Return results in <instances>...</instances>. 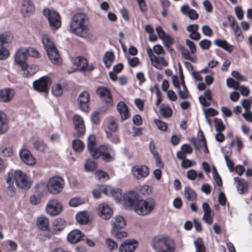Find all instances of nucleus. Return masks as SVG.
I'll return each mask as SVG.
<instances>
[{
  "instance_id": "f257e3e1",
  "label": "nucleus",
  "mask_w": 252,
  "mask_h": 252,
  "mask_svg": "<svg viewBox=\"0 0 252 252\" xmlns=\"http://www.w3.org/2000/svg\"><path fill=\"white\" fill-rule=\"evenodd\" d=\"M151 246L156 252H175L174 240L166 234H158L151 241Z\"/></svg>"
},
{
  "instance_id": "f03ea898",
  "label": "nucleus",
  "mask_w": 252,
  "mask_h": 252,
  "mask_svg": "<svg viewBox=\"0 0 252 252\" xmlns=\"http://www.w3.org/2000/svg\"><path fill=\"white\" fill-rule=\"evenodd\" d=\"M155 207L156 202L152 198L139 199L134 206L133 211L139 216H146L151 214Z\"/></svg>"
},
{
  "instance_id": "7ed1b4c3",
  "label": "nucleus",
  "mask_w": 252,
  "mask_h": 252,
  "mask_svg": "<svg viewBox=\"0 0 252 252\" xmlns=\"http://www.w3.org/2000/svg\"><path fill=\"white\" fill-rule=\"evenodd\" d=\"M88 18L82 13L75 14L72 17L70 23V27L72 32L81 30L82 32L88 30Z\"/></svg>"
},
{
  "instance_id": "20e7f679",
  "label": "nucleus",
  "mask_w": 252,
  "mask_h": 252,
  "mask_svg": "<svg viewBox=\"0 0 252 252\" xmlns=\"http://www.w3.org/2000/svg\"><path fill=\"white\" fill-rule=\"evenodd\" d=\"M47 184L49 193L57 194L62 191L64 188V182L61 177L55 176L48 180Z\"/></svg>"
},
{
  "instance_id": "39448f33",
  "label": "nucleus",
  "mask_w": 252,
  "mask_h": 252,
  "mask_svg": "<svg viewBox=\"0 0 252 252\" xmlns=\"http://www.w3.org/2000/svg\"><path fill=\"white\" fill-rule=\"evenodd\" d=\"M43 13L48 19L50 27L52 30H57L61 26V17L57 12L45 9L43 11Z\"/></svg>"
},
{
  "instance_id": "423d86ee",
  "label": "nucleus",
  "mask_w": 252,
  "mask_h": 252,
  "mask_svg": "<svg viewBox=\"0 0 252 252\" xmlns=\"http://www.w3.org/2000/svg\"><path fill=\"white\" fill-rule=\"evenodd\" d=\"M12 181L15 182L16 186L21 189H29L32 182L29 178L20 170H16L13 174Z\"/></svg>"
},
{
  "instance_id": "0eeeda50",
  "label": "nucleus",
  "mask_w": 252,
  "mask_h": 252,
  "mask_svg": "<svg viewBox=\"0 0 252 252\" xmlns=\"http://www.w3.org/2000/svg\"><path fill=\"white\" fill-rule=\"evenodd\" d=\"M51 84V78L45 76L34 81L33 82V88L37 92L46 93L49 91V86Z\"/></svg>"
},
{
  "instance_id": "6e6552de",
  "label": "nucleus",
  "mask_w": 252,
  "mask_h": 252,
  "mask_svg": "<svg viewBox=\"0 0 252 252\" xmlns=\"http://www.w3.org/2000/svg\"><path fill=\"white\" fill-rule=\"evenodd\" d=\"M42 41L48 57H50L52 60H53V62H55V58L53 59L52 56L53 53H55L56 60H59L58 55L56 54L57 53L56 48L51 37L47 34H44L42 37Z\"/></svg>"
},
{
  "instance_id": "1a4fd4ad",
  "label": "nucleus",
  "mask_w": 252,
  "mask_h": 252,
  "mask_svg": "<svg viewBox=\"0 0 252 252\" xmlns=\"http://www.w3.org/2000/svg\"><path fill=\"white\" fill-rule=\"evenodd\" d=\"M73 123L75 130L73 134L74 136L80 137L84 135L86 128L83 118L79 115H75L73 117Z\"/></svg>"
},
{
  "instance_id": "9d476101",
  "label": "nucleus",
  "mask_w": 252,
  "mask_h": 252,
  "mask_svg": "<svg viewBox=\"0 0 252 252\" xmlns=\"http://www.w3.org/2000/svg\"><path fill=\"white\" fill-rule=\"evenodd\" d=\"M62 208L63 206L60 202L56 199H53L48 202L46 206V210L49 215L55 216L61 212Z\"/></svg>"
},
{
  "instance_id": "9b49d317",
  "label": "nucleus",
  "mask_w": 252,
  "mask_h": 252,
  "mask_svg": "<svg viewBox=\"0 0 252 252\" xmlns=\"http://www.w3.org/2000/svg\"><path fill=\"white\" fill-rule=\"evenodd\" d=\"M125 207L133 210L134 206L136 205L138 199V194L133 191L126 192L124 196Z\"/></svg>"
},
{
  "instance_id": "f8f14e48",
  "label": "nucleus",
  "mask_w": 252,
  "mask_h": 252,
  "mask_svg": "<svg viewBox=\"0 0 252 252\" xmlns=\"http://www.w3.org/2000/svg\"><path fill=\"white\" fill-rule=\"evenodd\" d=\"M147 52L151 61L153 63V65L157 68L160 69L162 66H167L168 65L164 58L155 55L152 49L150 47L147 48Z\"/></svg>"
},
{
  "instance_id": "ddd939ff",
  "label": "nucleus",
  "mask_w": 252,
  "mask_h": 252,
  "mask_svg": "<svg viewBox=\"0 0 252 252\" xmlns=\"http://www.w3.org/2000/svg\"><path fill=\"white\" fill-rule=\"evenodd\" d=\"M148 33H149V39L151 41H156L159 37L167 46H169L173 43V39L166 32H157L158 36L155 32Z\"/></svg>"
},
{
  "instance_id": "4468645a",
  "label": "nucleus",
  "mask_w": 252,
  "mask_h": 252,
  "mask_svg": "<svg viewBox=\"0 0 252 252\" xmlns=\"http://www.w3.org/2000/svg\"><path fill=\"white\" fill-rule=\"evenodd\" d=\"M87 148L94 158H97L100 157L99 148L95 146V136L91 135L88 138Z\"/></svg>"
},
{
  "instance_id": "2eb2a0df",
  "label": "nucleus",
  "mask_w": 252,
  "mask_h": 252,
  "mask_svg": "<svg viewBox=\"0 0 252 252\" xmlns=\"http://www.w3.org/2000/svg\"><path fill=\"white\" fill-rule=\"evenodd\" d=\"M100 156L106 162H109L114 159L115 152L112 147L109 145H102L99 147Z\"/></svg>"
},
{
  "instance_id": "dca6fc26",
  "label": "nucleus",
  "mask_w": 252,
  "mask_h": 252,
  "mask_svg": "<svg viewBox=\"0 0 252 252\" xmlns=\"http://www.w3.org/2000/svg\"><path fill=\"white\" fill-rule=\"evenodd\" d=\"M138 246V242L134 239H127L119 248V252H133Z\"/></svg>"
},
{
  "instance_id": "f3484780",
  "label": "nucleus",
  "mask_w": 252,
  "mask_h": 252,
  "mask_svg": "<svg viewBox=\"0 0 252 252\" xmlns=\"http://www.w3.org/2000/svg\"><path fill=\"white\" fill-rule=\"evenodd\" d=\"M133 177L136 179L146 177L149 174V168L145 165L134 166L132 168Z\"/></svg>"
},
{
  "instance_id": "a211bd4d",
  "label": "nucleus",
  "mask_w": 252,
  "mask_h": 252,
  "mask_svg": "<svg viewBox=\"0 0 252 252\" xmlns=\"http://www.w3.org/2000/svg\"><path fill=\"white\" fill-rule=\"evenodd\" d=\"M96 92L105 103L109 105H112L113 98L110 92L107 88L103 87H100L97 88Z\"/></svg>"
},
{
  "instance_id": "6ab92c4d",
  "label": "nucleus",
  "mask_w": 252,
  "mask_h": 252,
  "mask_svg": "<svg viewBox=\"0 0 252 252\" xmlns=\"http://www.w3.org/2000/svg\"><path fill=\"white\" fill-rule=\"evenodd\" d=\"M90 95L88 92L84 91L81 93L78 98V102L80 108L84 111L89 109Z\"/></svg>"
},
{
  "instance_id": "aec40b11",
  "label": "nucleus",
  "mask_w": 252,
  "mask_h": 252,
  "mask_svg": "<svg viewBox=\"0 0 252 252\" xmlns=\"http://www.w3.org/2000/svg\"><path fill=\"white\" fill-rule=\"evenodd\" d=\"M20 157L22 161L29 165H33L35 163L36 160L31 152L27 149L21 150L19 153Z\"/></svg>"
},
{
  "instance_id": "412c9836",
  "label": "nucleus",
  "mask_w": 252,
  "mask_h": 252,
  "mask_svg": "<svg viewBox=\"0 0 252 252\" xmlns=\"http://www.w3.org/2000/svg\"><path fill=\"white\" fill-rule=\"evenodd\" d=\"M15 91L11 88H4L0 90V102L8 103L14 95Z\"/></svg>"
},
{
  "instance_id": "4be33fe9",
  "label": "nucleus",
  "mask_w": 252,
  "mask_h": 252,
  "mask_svg": "<svg viewBox=\"0 0 252 252\" xmlns=\"http://www.w3.org/2000/svg\"><path fill=\"white\" fill-rule=\"evenodd\" d=\"M100 188L101 191L106 195H111L116 199H119L121 197V190L118 189H114L111 186L103 185L100 186Z\"/></svg>"
},
{
  "instance_id": "5701e85b",
  "label": "nucleus",
  "mask_w": 252,
  "mask_h": 252,
  "mask_svg": "<svg viewBox=\"0 0 252 252\" xmlns=\"http://www.w3.org/2000/svg\"><path fill=\"white\" fill-rule=\"evenodd\" d=\"M202 209L204 212L202 220L208 224H212L213 221L214 214L212 213V210L208 203L207 202L203 203Z\"/></svg>"
},
{
  "instance_id": "b1692460",
  "label": "nucleus",
  "mask_w": 252,
  "mask_h": 252,
  "mask_svg": "<svg viewBox=\"0 0 252 252\" xmlns=\"http://www.w3.org/2000/svg\"><path fill=\"white\" fill-rule=\"evenodd\" d=\"M27 58V54L26 50L19 49L14 55V59L15 62L21 67L25 66L26 60Z\"/></svg>"
},
{
  "instance_id": "393cba45",
  "label": "nucleus",
  "mask_w": 252,
  "mask_h": 252,
  "mask_svg": "<svg viewBox=\"0 0 252 252\" xmlns=\"http://www.w3.org/2000/svg\"><path fill=\"white\" fill-rule=\"evenodd\" d=\"M85 237L84 235L78 229L71 231L67 235V240L72 244H75L80 241Z\"/></svg>"
},
{
  "instance_id": "a878e982",
  "label": "nucleus",
  "mask_w": 252,
  "mask_h": 252,
  "mask_svg": "<svg viewBox=\"0 0 252 252\" xmlns=\"http://www.w3.org/2000/svg\"><path fill=\"white\" fill-rule=\"evenodd\" d=\"M111 225V230L123 229L126 226V221L122 216H116L112 218Z\"/></svg>"
},
{
  "instance_id": "bb28decb",
  "label": "nucleus",
  "mask_w": 252,
  "mask_h": 252,
  "mask_svg": "<svg viewBox=\"0 0 252 252\" xmlns=\"http://www.w3.org/2000/svg\"><path fill=\"white\" fill-rule=\"evenodd\" d=\"M111 209L106 204L103 203L99 205L98 207V214L102 219L105 220L109 219L112 215Z\"/></svg>"
},
{
  "instance_id": "cd10ccee",
  "label": "nucleus",
  "mask_w": 252,
  "mask_h": 252,
  "mask_svg": "<svg viewBox=\"0 0 252 252\" xmlns=\"http://www.w3.org/2000/svg\"><path fill=\"white\" fill-rule=\"evenodd\" d=\"M117 109L122 120H126L130 117V114L128 108L124 102L119 101L117 105Z\"/></svg>"
},
{
  "instance_id": "c85d7f7f",
  "label": "nucleus",
  "mask_w": 252,
  "mask_h": 252,
  "mask_svg": "<svg viewBox=\"0 0 252 252\" xmlns=\"http://www.w3.org/2000/svg\"><path fill=\"white\" fill-rule=\"evenodd\" d=\"M199 100L203 107L209 106L211 105V101L213 100L211 90L208 89L205 91L203 95L199 97Z\"/></svg>"
},
{
  "instance_id": "c756f323",
  "label": "nucleus",
  "mask_w": 252,
  "mask_h": 252,
  "mask_svg": "<svg viewBox=\"0 0 252 252\" xmlns=\"http://www.w3.org/2000/svg\"><path fill=\"white\" fill-rule=\"evenodd\" d=\"M214 44L216 46L223 49L229 53H231L234 49L233 46L229 44L224 39H220L219 38L216 39L214 41Z\"/></svg>"
},
{
  "instance_id": "7c9ffc66",
  "label": "nucleus",
  "mask_w": 252,
  "mask_h": 252,
  "mask_svg": "<svg viewBox=\"0 0 252 252\" xmlns=\"http://www.w3.org/2000/svg\"><path fill=\"white\" fill-rule=\"evenodd\" d=\"M181 12L187 15L191 20H196L198 18L197 12L193 9H190L188 4H184L181 7Z\"/></svg>"
},
{
  "instance_id": "2f4dec72",
  "label": "nucleus",
  "mask_w": 252,
  "mask_h": 252,
  "mask_svg": "<svg viewBox=\"0 0 252 252\" xmlns=\"http://www.w3.org/2000/svg\"><path fill=\"white\" fill-rule=\"evenodd\" d=\"M72 63L76 69L80 71L84 72V69L87 64V60L82 57H78L72 59Z\"/></svg>"
},
{
  "instance_id": "473e14b6",
  "label": "nucleus",
  "mask_w": 252,
  "mask_h": 252,
  "mask_svg": "<svg viewBox=\"0 0 252 252\" xmlns=\"http://www.w3.org/2000/svg\"><path fill=\"white\" fill-rule=\"evenodd\" d=\"M234 181L236 183V189L240 194L244 193L248 189V184L243 179L239 177H234Z\"/></svg>"
},
{
  "instance_id": "72a5a7b5",
  "label": "nucleus",
  "mask_w": 252,
  "mask_h": 252,
  "mask_svg": "<svg viewBox=\"0 0 252 252\" xmlns=\"http://www.w3.org/2000/svg\"><path fill=\"white\" fill-rule=\"evenodd\" d=\"M35 191L38 196L42 197L48 193V187L47 183L40 182L35 185Z\"/></svg>"
},
{
  "instance_id": "f704fd0d",
  "label": "nucleus",
  "mask_w": 252,
  "mask_h": 252,
  "mask_svg": "<svg viewBox=\"0 0 252 252\" xmlns=\"http://www.w3.org/2000/svg\"><path fill=\"white\" fill-rule=\"evenodd\" d=\"M23 71V74L26 77H29L34 74L38 70V67L36 65H28L25 64L24 67H21Z\"/></svg>"
},
{
  "instance_id": "c9c22d12",
  "label": "nucleus",
  "mask_w": 252,
  "mask_h": 252,
  "mask_svg": "<svg viewBox=\"0 0 252 252\" xmlns=\"http://www.w3.org/2000/svg\"><path fill=\"white\" fill-rule=\"evenodd\" d=\"M7 120L6 114L0 111V133H4L8 130Z\"/></svg>"
},
{
  "instance_id": "e433bc0d",
  "label": "nucleus",
  "mask_w": 252,
  "mask_h": 252,
  "mask_svg": "<svg viewBox=\"0 0 252 252\" xmlns=\"http://www.w3.org/2000/svg\"><path fill=\"white\" fill-rule=\"evenodd\" d=\"M34 9L33 2L30 0H23L21 10L23 13H31Z\"/></svg>"
},
{
  "instance_id": "4c0bfd02",
  "label": "nucleus",
  "mask_w": 252,
  "mask_h": 252,
  "mask_svg": "<svg viewBox=\"0 0 252 252\" xmlns=\"http://www.w3.org/2000/svg\"><path fill=\"white\" fill-rule=\"evenodd\" d=\"M77 221L81 224H85L89 221V215L86 211L79 212L76 215Z\"/></svg>"
},
{
  "instance_id": "58836bf2",
  "label": "nucleus",
  "mask_w": 252,
  "mask_h": 252,
  "mask_svg": "<svg viewBox=\"0 0 252 252\" xmlns=\"http://www.w3.org/2000/svg\"><path fill=\"white\" fill-rule=\"evenodd\" d=\"M179 49L181 52L182 58L185 60H189L191 62H195L196 58L195 56H191L190 51L189 52L187 48L180 45Z\"/></svg>"
},
{
  "instance_id": "ea45409f",
  "label": "nucleus",
  "mask_w": 252,
  "mask_h": 252,
  "mask_svg": "<svg viewBox=\"0 0 252 252\" xmlns=\"http://www.w3.org/2000/svg\"><path fill=\"white\" fill-rule=\"evenodd\" d=\"M115 58V55L112 52L107 51L105 53L103 58V61L107 68L110 67Z\"/></svg>"
},
{
  "instance_id": "a19ab883",
  "label": "nucleus",
  "mask_w": 252,
  "mask_h": 252,
  "mask_svg": "<svg viewBox=\"0 0 252 252\" xmlns=\"http://www.w3.org/2000/svg\"><path fill=\"white\" fill-rule=\"evenodd\" d=\"M184 196L188 201H193L196 199L197 194L190 187H186L184 188Z\"/></svg>"
},
{
  "instance_id": "79ce46f5",
  "label": "nucleus",
  "mask_w": 252,
  "mask_h": 252,
  "mask_svg": "<svg viewBox=\"0 0 252 252\" xmlns=\"http://www.w3.org/2000/svg\"><path fill=\"white\" fill-rule=\"evenodd\" d=\"M37 226L41 230L45 231L49 228V220L45 217H40L37 220Z\"/></svg>"
},
{
  "instance_id": "37998d69",
  "label": "nucleus",
  "mask_w": 252,
  "mask_h": 252,
  "mask_svg": "<svg viewBox=\"0 0 252 252\" xmlns=\"http://www.w3.org/2000/svg\"><path fill=\"white\" fill-rule=\"evenodd\" d=\"M13 177V176L12 173H8L6 177V182L8 184L7 192L8 195L11 196H13L15 192L14 187L13 186H11V184H13V182L12 181Z\"/></svg>"
},
{
  "instance_id": "c03bdc74",
  "label": "nucleus",
  "mask_w": 252,
  "mask_h": 252,
  "mask_svg": "<svg viewBox=\"0 0 252 252\" xmlns=\"http://www.w3.org/2000/svg\"><path fill=\"white\" fill-rule=\"evenodd\" d=\"M64 87V83H59L54 85L52 89V94L56 97L61 96L63 94V87Z\"/></svg>"
},
{
  "instance_id": "a18cd8bd",
  "label": "nucleus",
  "mask_w": 252,
  "mask_h": 252,
  "mask_svg": "<svg viewBox=\"0 0 252 252\" xmlns=\"http://www.w3.org/2000/svg\"><path fill=\"white\" fill-rule=\"evenodd\" d=\"M111 234L115 238L121 240L127 236V233L126 231L122 230V229L111 230Z\"/></svg>"
},
{
  "instance_id": "49530a36",
  "label": "nucleus",
  "mask_w": 252,
  "mask_h": 252,
  "mask_svg": "<svg viewBox=\"0 0 252 252\" xmlns=\"http://www.w3.org/2000/svg\"><path fill=\"white\" fill-rule=\"evenodd\" d=\"M159 113L164 117L168 118L172 113L171 108L166 105L162 104L159 107Z\"/></svg>"
},
{
  "instance_id": "de8ad7c7",
  "label": "nucleus",
  "mask_w": 252,
  "mask_h": 252,
  "mask_svg": "<svg viewBox=\"0 0 252 252\" xmlns=\"http://www.w3.org/2000/svg\"><path fill=\"white\" fill-rule=\"evenodd\" d=\"M12 36L10 32H3L0 34V43L2 46L4 44L10 42L12 40Z\"/></svg>"
},
{
  "instance_id": "09e8293b",
  "label": "nucleus",
  "mask_w": 252,
  "mask_h": 252,
  "mask_svg": "<svg viewBox=\"0 0 252 252\" xmlns=\"http://www.w3.org/2000/svg\"><path fill=\"white\" fill-rule=\"evenodd\" d=\"M194 245L195 247L196 252H206L202 238L199 237L194 240Z\"/></svg>"
},
{
  "instance_id": "8fccbe9b",
  "label": "nucleus",
  "mask_w": 252,
  "mask_h": 252,
  "mask_svg": "<svg viewBox=\"0 0 252 252\" xmlns=\"http://www.w3.org/2000/svg\"><path fill=\"white\" fill-rule=\"evenodd\" d=\"M73 150L78 152H81L84 148L83 143L79 139H75L72 142Z\"/></svg>"
},
{
  "instance_id": "3c124183",
  "label": "nucleus",
  "mask_w": 252,
  "mask_h": 252,
  "mask_svg": "<svg viewBox=\"0 0 252 252\" xmlns=\"http://www.w3.org/2000/svg\"><path fill=\"white\" fill-rule=\"evenodd\" d=\"M105 244L107 249L110 252H112L118 248L117 243L114 240L109 238L106 239Z\"/></svg>"
},
{
  "instance_id": "603ef678",
  "label": "nucleus",
  "mask_w": 252,
  "mask_h": 252,
  "mask_svg": "<svg viewBox=\"0 0 252 252\" xmlns=\"http://www.w3.org/2000/svg\"><path fill=\"white\" fill-rule=\"evenodd\" d=\"M215 126L218 132H221L225 129V126L220 119L214 118Z\"/></svg>"
},
{
  "instance_id": "864d4df0",
  "label": "nucleus",
  "mask_w": 252,
  "mask_h": 252,
  "mask_svg": "<svg viewBox=\"0 0 252 252\" xmlns=\"http://www.w3.org/2000/svg\"><path fill=\"white\" fill-rule=\"evenodd\" d=\"M107 127L111 132H115L117 130L118 126L113 118H110L108 120Z\"/></svg>"
},
{
  "instance_id": "5fc2aeb1",
  "label": "nucleus",
  "mask_w": 252,
  "mask_h": 252,
  "mask_svg": "<svg viewBox=\"0 0 252 252\" xmlns=\"http://www.w3.org/2000/svg\"><path fill=\"white\" fill-rule=\"evenodd\" d=\"M226 85L228 87L238 90L239 86V83L238 81L234 80L233 78H229L226 80Z\"/></svg>"
},
{
  "instance_id": "6e6d98bb",
  "label": "nucleus",
  "mask_w": 252,
  "mask_h": 252,
  "mask_svg": "<svg viewBox=\"0 0 252 252\" xmlns=\"http://www.w3.org/2000/svg\"><path fill=\"white\" fill-rule=\"evenodd\" d=\"M34 148L39 152H43L45 151L46 146L43 141H36L33 143Z\"/></svg>"
},
{
  "instance_id": "4d7b16f0",
  "label": "nucleus",
  "mask_w": 252,
  "mask_h": 252,
  "mask_svg": "<svg viewBox=\"0 0 252 252\" xmlns=\"http://www.w3.org/2000/svg\"><path fill=\"white\" fill-rule=\"evenodd\" d=\"M84 200L81 199L80 197H76L71 199L69 201V205L73 207H77L83 203H84Z\"/></svg>"
},
{
  "instance_id": "13d9d810",
  "label": "nucleus",
  "mask_w": 252,
  "mask_h": 252,
  "mask_svg": "<svg viewBox=\"0 0 252 252\" xmlns=\"http://www.w3.org/2000/svg\"><path fill=\"white\" fill-rule=\"evenodd\" d=\"M65 225V220L62 219H57L54 222L55 229L58 230H61L63 229Z\"/></svg>"
},
{
  "instance_id": "bf43d9fd",
  "label": "nucleus",
  "mask_w": 252,
  "mask_h": 252,
  "mask_svg": "<svg viewBox=\"0 0 252 252\" xmlns=\"http://www.w3.org/2000/svg\"><path fill=\"white\" fill-rule=\"evenodd\" d=\"M229 20L231 30L233 32H238L240 29L238 23L232 16H228Z\"/></svg>"
},
{
  "instance_id": "052dcab7",
  "label": "nucleus",
  "mask_w": 252,
  "mask_h": 252,
  "mask_svg": "<svg viewBox=\"0 0 252 252\" xmlns=\"http://www.w3.org/2000/svg\"><path fill=\"white\" fill-rule=\"evenodd\" d=\"M96 167V166L94 161L90 159L87 161L85 165V168L88 171H94Z\"/></svg>"
},
{
  "instance_id": "680f3d73",
  "label": "nucleus",
  "mask_w": 252,
  "mask_h": 252,
  "mask_svg": "<svg viewBox=\"0 0 252 252\" xmlns=\"http://www.w3.org/2000/svg\"><path fill=\"white\" fill-rule=\"evenodd\" d=\"M155 123L158 128L162 131H166L167 128V124L159 120H155Z\"/></svg>"
},
{
  "instance_id": "e2e57ef3",
  "label": "nucleus",
  "mask_w": 252,
  "mask_h": 252,
  "mask_svg": "<svg viewBox=\"0 0 252 252\" xmlns=\"http://www.w3.org/2000/svg\"><path fill=\"white\" fill-rule=\"evenodd\" d=\"M152 50L154 54L157 56H158L159 55H164L165 54V52L162 47L158 44L155 45Z\"/></svg>"
},
{
  "instance_id": "0e129e2a",
  "label": "nucleus",
  "mask_w": 252,
  "mask_h": 252,
  "mask_svg": "<svg viewBox=\"0 0 252 252\" xmlns=\"http://www.w3.org/2000/svg\"><path fill=\"white\" fill-rule=\"evenodd\" d=\"M27 54L33 58H39L40 54L39 52L34 48H28L26 49Z\"/></svg>"
},
{
  "instance_id": "69168bd1",
  "label": "nucleus",
  "mask_w": 252,
  "mask_h": 252,
  "mask_svg": "<svg viewBox=\"0 0 252 252\" xmlns=\"http://www.w3.org/2000/svg\"><path fill=\"white\" fill-rule=\"evenodd\" d=\"M95 176L98 179L107 180L109 179L108 175L106 172L101 170H97L95 172Z\"/></svg>"
},
{
  "instance_id": "338daca9",
  "label": "nucleus",
  "mask_w": 252,
  "mask_h": 252,
  "mask_svg": "<svg viewBox=\"0 0 252 252\" xmlns=\"http://www.w3.org/2000/svg\"><path fill=\"white\" fill-rule=\"evenodd\" d=\"M0 154L3 156L10 157L12 155V151L10 148L1 147L0 148Z\"/></svg>"
},
{
  "instance_id": "774afa93",
  "label": "nucleus",
  "mask_w": 252,
  "mask_h": 252,
  "mask_svg": "<svg viewBox=\"0 0 252 252\" xmlns=\"http://www.w3.org/2000/svg\"><path fill=\"white\" fill-rule=\"evenodd\" d=\"M196 162L194 161L190 160L189 159L186 158L183 160L181 163V166L183 168H188L193 165H195Z\"/></svg>"
}]
</instances>
